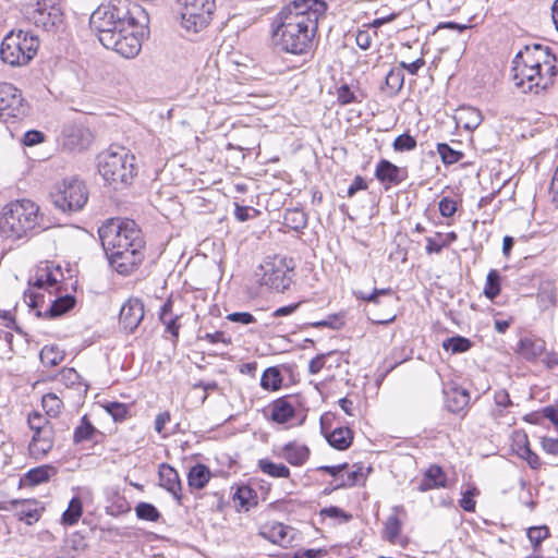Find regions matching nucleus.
<instances>
[{
  "instance_id": "obj_48",
  "label": "nucleus",
  "mask_w": 558,
  "mask_h": 558,
  "mask_svg": "<svg viewBox=\"0 0 558 558\" xmlns=\"http://www.w3.org/2000/svg\"><path fill=\"white\" fill-rule=\"evenodd\" d=\"M131 511V505L124 496L116 494L111 504L106 508V513L112 517H119Z\"/></svg>"
},
{
  "instance_id": "obj_45",
  "label": "nucleus",
  "mask_w": 558,
  "mask_h": 558,
  "mask_svg": "<svg viewBox=\"0 0 558 558\" xmlns=\"http://www.w3.org/2000/svg\"><path fill=\"white\" fill-rule=\"evenodd\" d=\"M437 153L439 154L441 161L446 166L457 163L460 160H462L464 157V154L461 150L453 149L447 143H438L437 144Z\"/></svg>"
},
{
  "instance_id": "obj_42",
  "label": "nucleus",
  "mask_w": 558,
  "mask_h": 558,
  "mask_svg": "<svg viewBox=\"0 0 558 558\" xmlns=\"http://www.w3.org/2000/svg\"><path fill=\"white\" fill-rule=\"evenodd\" d=\"M501 291V276L497 269H490L486 276V282L483 290L484 295L489 300H495Z\"/></svg>"
},
{
  "instance_id": "obj_11",
  "label": "nucleus",
  "mask_w": 558,
  "mask_h": 558,
  "mask_svg": "<svg viewBox=\"0 0 558 558\" xmlns=\"http://www.w3.org/2000/svg\"><path fill=\"white\" fill-rule=\"evenodd\" d=\"M28 20L41 32L60 33L65 29L63 13L54 2L47 3L46 0L38 1L37 8L33 10Z\"/></svg>"
},
{
  "instance_id": "obj_8",
  "label": "nucleus",
  "mask_w": 558,
  "mask_h": 558,
  "mask_svg": "<svg viewBox=\"0 0 558 558\" xmlns=\"http://www.w3.org/2000/svg\"><path fill=\"white\" fill-rule=\"evenodd\" d=\"M39 37H3L1 60L12 66L27 64L36 54Z\"/></svg>"
},
{
  "instance_id": "obj_23",
  "label": "nucleus",
  "mask_w": 558,
  "mask_h": 558,
  "mask_svg": "<svg viewBox=\"0 0 558 558\" xmlns=\"http://www.w3.org/2000/svg\"><path fill=\"white\" fill-rule=\"evenodd\" d=\"M292 396H283L274 400L270 404V418L277 424H286L295 417V404L292 403Z\"/></svg>"
},
{
  "instance_id": "obj_16",
  "label": "nucleus",
  "mask_w": 558,
  "mask_h": 558,
  "mask_svg": "<svg viewBox=\"0 0 558 558\" xmlns=\"http://www.w3.org/2000/svg\"><path fill=\"white\" fill-rule=\"evenodd\" d=\"M93 141L92 132L77 124H68L62 130V146L70 151H81Z\"/></svg>"
},
{
  "instance_id": "obj_4",
  "label": "nucleus",
  "mask_w": 558,
  "mask_h": 558,
  "mask_svg": "<svg viewBox=\"0 0 558 558\" xmlns=\"http://www.w3.org/2000/svg\"><path fill=\"white\" fill-rule=\"evenodd\" d=\"M39 207L29 199H20L7 204L0 214V235L19 240L40 231Z\"/></svg>"
},
{
  "instance_id": "obj_41",
  "label": "nucleus",
  "mask_w": 558,
  "mask_h": 558,
  "mask_svg": "<svg viewBox=\"0 0 558 558\" xmlns=\"http://www.w3.org/2000/svg\"><path fill=\"white\" fill-rule=\"evenodd\" d=\"M256 499V492L247 485L239 486L233 494V500L236 501L239 506L246 511L250 510L251 507L257 505Z\"/></svg>"
},
{
  "instance_id": "obj_26",
  "label": "nucleus",
  "mask_w": 558,
  "mask_h": 558,
  "mask_svg": "<svg viewBox=\"0 0 558 558\" xmlns=\"http://www.w3.org/2000/svg\"><path fill=\"white\" fill-rule=\"evenodd\" d=\"M311 450L306 445L298 441H289L282 446L279 457L292 466L303 465L310 458Z\"/></svg>"
},
{
  "instance_id": "obj_57",
  "label": "nucleus",
  "mask_w": 558,
  "mask_h": 558,
  "mask_svg": "<svg viewBox=\"0 0 558 558\" xmlns=\"http://www.w3.org/2000/svg\"><path fill=\"white\" fill-rule=\"evenodd\" d=\"M27 422L29 425V428L37 433L39 430H43L45 427H53L49 418H47L41 413L34 411L28 414Z\"/></svg>"
},
{
  "instance_id": "obj_52",
  "label": "nucleus",
  "mask_w": 558,
  "mask_h": 558,
  "mask_svg": "<svg viewBox=\"0 0 558 558\" xmlns=\"http://www.w3.org/2000/svg\"><path fill=\"white\" fill-rule=\"evenodd\" d=\"M385 83L392 94H397L404 83V73L402 69H391L386 75Z\"/></svg>"
},
{
  "instance_id": "obj_32",
  "label": "nucleus",
  "mask_w": 558,
  "mask_h": 558,
  "mask_svg": "<svg viewBox=\"0 0 558 558\" xmlns=\"http://www.w3.org/2000/svg\"><path fill=\"white\" fill-rule=\"evenodd\" d=\"M211 477L210 469L204 463L192 465L187 472V485L191 490L206 487Z\"/></svg>"
},
{
  "instance_id": "obj_36",
  "label": "nucleus",
  "mask_w": 558,
  "mask_h": 558,
  "mask_svg": "<svg viewBox=\"0 0 558 558\" xmlns=\"http://www.w3.org/2000/svg\"><path fill=\"white\" fill-rule=\"evenodd\" d=\"M282 375L277 366L267 367L260 377V387L268 391H277L282 386Z\"/></svg>"
},
{
  "instance_id": "obj_44",
  "label": "nucleus",
  "mask_w": 558,
  "mask_h": 558,
  "mask_svg": "<svg viewBox=\"0 0 558 558\" xmlns=\"http://www.w3.org/2000/svg\"><path fill=\"white\" fill-rule=\"evenodd\" d=\"M106 412L112 417V420L117 423L125 421L131 416L130 414V405L118 402L110 401L104 405Z\"/></svg>"
},
{
  "instance_id": "obj_18",
  "label": "nucleus",
  "mask_w": 558,
  "mask_h": 558,
  "mask_svg": "<svg viewBox=\"0 0 558 558\" xmlns=\"http://www.w3.org/2000/svg\"><path fill=\"white\" fill-rule=\"evenodd\" d=\"M16 510V517L27 525L37 522L41 517L43 508L35 499H13L9 504H0V510Z\"/></svg>"
},
{
  "instance_id": "obj_47",
  "label": "nucleus",
  "mask_w": 558,
  "mask_h": 558,
  "mask_svg": "<svg viewBox=\"0 0 558 558\" xmlns=\"http://www.w3.org/2000/svg\"><path fill=\"white\" fill-rule=\"evenodd\" d=\"M533 49L535 52H538V54H543L544 57V60H543V74L545 75V78H550V86L553 85V82H554V77L556 76L557 74V68L555 64H551L550 63V60H549V48L546 47V48H543L542 45L539 44H534L533 45Z\"/></svg>"
},
{
  "instance_id": "obj_63",
  "label": "nucleus",
  "mask_w": 558,
  "mask_h": 558,
  "mask_svg": "<svg viewBox=\"0 0 558 558\" xmlns=\"http://www.w3.org/2000/svg\"><path fill=\"white\" fill-rule=\"evenodd\" d=\"M45 141V134L38 130H29L25 132L22 143L25 146L32 147Z\"/></svg>"
},
{
  "instance_id": "obj_13",
  "label": "nucleus",
  "mask_w": 558,
  "mask_h": 558,
  "mask_svg": "<svg viewBox=\"0 0 558 558\" xmlns=\"http://www.w3.org/2000/svg\"><path fill=\"white\" fill-rule=\"evenodd\" d=\"M442 393L447 411L463 418L471 401L470 391L451 383L444 387Z\"/></svg>"
},
{
  "instance_id": "obj_53",
  "label": "nucleus",
  "mask_w": 558,
  "mask_h": 558,
  "mask_svg": "<svg viewBox=\"0 0 558 558\" xmlns=\"http://www.w3.org/2000/svg\"><path fill=\"white\" fill-rule=\"evenodd\" d=\"M549 536V529L546 525L532 526L527 530V537L536 551L542 542Z\"/></svg>"
},
{
  "instance_id": "obj_7",
  "label": "nucleus",
  "mask_w": 558,
  "mask_h": 558,
  "mask_svg": "<svg viewBox=\"0 0 558 558\" xmlns=\"http://www.w3.org/2000/svg\"><path fill=\"white\" fill-rule=\"evenodd\" d=\"M292 258L274 256L264 259L259 266L260 283L277 292H283L292 282L294 265Z\"/></svg>"
},
{
  "instance_id": "obj_40",
  "label": "nucleus",
  "mask_w": 558,
  "mask_h": 558,
  "mask_svg": "<svg viewBox=\"0 0 558 558\" xmlns=\"http://www.w3.org/2000/svg\"><path fill=\"white\" fill-rule=\"evenodd\" d=\"M83 514V502L80 497L74 496L68 508L64 510L61 517V523L63 525H74L78 522Z\"/></svg>"
},
{
  "instance_id": "obj_21",
  "label": "nucleus",
  "mask_w": 558,
  "mask_h": 558,
  "mask_svg": "<svg viewBox=\"0 0 558 558\" xmlns=\"http://www.w3.org/2000/svg\"><path fill=\"white\" fill-rule=\"evenodd\" d=\"M158 475L159 485L170 493L177 502L181 505L183 498L181 494L182 483L177 470L168 463H161L159 465Z\"/></svg>"
},
{
  "instance_id": "obj_31",
  "label": "nucleus",
  "mask_w": 558,
  "mask_h": 558,
  "mask_svg": "<svg viewBox=\"0 0 558 558\" xmlns=\"http://www.w3.org/2000/svg\"><path fill=\"white\" fill-rule=\"evenodd\" d=\"M545 349L546 343L543 339L525 337L520 339L517 351L524 360L533 362L545 352Z\"/></svg>"
},
{
  "instance_id": "obj_5",
  "label": "nucleus",
  "mask_w": 558,
  "mask_h": 558,
  "mask_svg": "<svg viewBox=\"0 0 558 558\" xmlns=\"http://www.w3.org/2000/svg\"><path fill=\"white\" fill-rule=\"evenodd\" d=\"M135 157L124 147H110L97 156L99 174L114 190L129 185L136 174Z\"/></svg>"
},
{
  "instance_id": "obj_50",
  "label": "nucleus",
  "mask_w": 558,
  "mask_h": 558,
  "mask_svg": "<svg viewBox=\"0 0 558 558\" xmlns=\"http://www.w3.org/2000/svg\"><path fill=\"white\" fill-rule=\"evenodd\" d=\"M460 114V120L463 119V114L465 116L466 121L463 123V128L469 131L475 130L483 120L481 111L472 107L462 108Z\"/></svg>"
},
{
  "instance_id": "obj_6",
  "label": "nucleus",
  "mask_w": 558,
  "mask_h": 558,
  "mask_svg": "<svg viewBox=\"0 0 558 558\" xmlns=\"http://www.w3.org/2000/svg\"><path fill=\"white\" fill-rule=\"evenodd\" d=\"M53 205L63 213H75L85 206L88 191L77 178L63 179L53 186L50 193Z\"/></svg>"
},
{
  "instance_id": "obj_1",
  "label": "nucleus",
  "mask_w": 558,
  "mask_h": 558,
  "mask_svg": "<svg viewBox=\"0 0 558 558\" xmlns=\"http://www.w3.org/2000/svg\"><path fill=\"white\" fill-rule=\"evenodd\" d=\"M109 265L118 274L129 276L144 259L145 240L138 225L131 219H110L98 229Z\"/></svg>"
},
{
  "instance_id": "obj_29",
  "label": "nucleus",
  "mask_w": 558,
  "mask_h": 558,
  "mask_svg": "<svg viewBox=\"0 0 558 558\" xmlns=\"http://www.w3.org/2000/svg\"><path fill=\"white\" fill-rule=\"evenodd\" d=\"M173 310V301L171 298L161 305L158 317L162 325L166 327V332H169L172 337V342L175 345L179 339V332L181 325L179 323L180 315L171 316L167 318V315H171Z\"/></svg>"
},
{
  "instance_id": "obj_10",
  "label": "nucleus",
  "mask_w": 558,
  "mask_h": 558,
  "mask_svg": "<svg viewBox=\"0 0 558 558\" xmlns=\"http://www.w3.org/2000/svg\"><path fill=\"white\" fill-rule=\"evenodd\" d=\"M523 57V50H520L512 61V80L514 85L522 89L523 93L534 92L538 94L541 90H547L550 87V78H545L543 72L536 69V64L522 66L520 60Z\"/></svg>"
},
{
  "instance_id": "obj_25",
  "label": "nucleus",
  "mask_w": 558,
  "mask_h": 558,
  "mask_svg": "<svg viewBox=\"0 0 558 558\" xmlns=\"http://www.w3.org/2000/svg\"><path fill=\"white\" fill-rule=\"evenodd\" d=\"M53 427H45L43 430L34 433L28 447L31 454L37 459L45 457L53 447Z\"/></svg>"
},
{
  "instance_id": "obj_37",
  "label": "nucleus",
  "mask_w": 558,
  "mask_h": 558,
  "mask_svg": "<svg viewBox=\"0 0 558 558\" xmlns=\"http://www.w3.org/2000/svg\"><path fill=\"white\" fill-rule=\"evenodd\" d=\"M283 223L294 231H301L307 226V215L299 208H289L283 216Z\"/></svg>"
},
{
  "instance_id": "obj_61",
  "label": "nucleus",
  "mask_w": 558,
  "mask_h": 558,
  "mask_svg": "<svg viewBox=\"0 0 558 558\" xmlns=\"http://www.w3.org/2000/svg\"><path fill=\"white\" fill-rule=\"evenodd\" d=\"M438 209L442 217H452L457 211V203L451 197H442L438 203Z\"/></svg>"
},
{
  "instance_id": "obj_3",
  "label": "nucleus",
  "mask_w": 558,
  "mask_h": 558,
  "mask_svg": "<svg viewBox=\"0 0 558 558\" xmlns=\"http://www.w3.org/2000/svg\"><path fill=\"white\" fill-rule=\"evenodd\" d=\"M327 8L325 0H293L275 17L271 35H317Z\"/></svg>"
},
{
  "instance_id": "obj_43",
  "label": "nucleus",
  "mask_w": 558,
  "mask_h": 558,
  "mask_svg": "<svg viewBox=\"0 0 558 558\" xmlns=\"http://www.w3.org/2000/svg\"><path fill=\"white\" fill-rule=\"evenodd\" d=\"M135 513L137 519L148 522H157L161 518V513L156 506L146 501H140L135 506Z\"/></svg>"
},
{
  "instance_id": "obj_54",
  "label": "nucleus",
  "mask_w": 558,
  "mask_h": 558,
  "mask_svg": "<svg viewBox=\"0 0 558 558\" xmlns=\"http://www.w3.org/2000/svg\"><path fill=\"white\" fill-rule=\"evenodd\" d=\"M41 405L48 416L54 417L63 403L54 393H47L41 399Z\"/></svg>"
},
{
  "instance_id": "obj_24",
  "label": "nucleus",
  "mask_w": 558,
  "mask_h": 558,
  "mask_svg": "<svg viewBox=\"0 0 558 558\" xmlns=\"http://www.w3.org/2000/svg\"><path fill=\"white\" fill-rule=\"evenodd\" d=\"M448 477L444 469L438 464H432L423 474L422 480L417 485V490L421 493L447 487Z\"/></svg>"
},
{
  "instance_id": "obj_27",
  "label": "nucleus",
  "mask_w": 558,
  "mask_h": 558,
  "mask_svg": "<svg viewBox=\"0 0 558 558\" xmlns=\"http://www.w3.org/2000/svg\"><path fill=\"white\" fill-rule=\"evenodd\" d=\"M86 547L84 534L75 531L63 538V544L58 550V558H76Z\"/></svg>"
},
{
  "instance_id": "obj_15",
  "label": "nucleus",
  "mask_w": 558,
  "mask_h": 558,
  "mask_svg": "<svg viewBox=\"0 0 558 558\" xmlns=\"http://www.w3.org/2000/svg\"><path fill=\"white\" fill-rule=\"evenodd\" d=\"M375 178L387 191L391 186L401 184L408 178L407 168H400L388 159H380L375 168Z\"/></svg>"
},
{
  "instance_id": "obj_38",
  "label": "nucleus",
  "mask_w": 558,
  "mask_h": 558,
  "mask_svg": "<svg viewBox=\"0 0 558 558\" xmlns=\"http://www.w3.org/2000/svg\"><path fill=\"white\" fill-rule=\"evenodd\" d=\"M259 470L274 477V478H288L290 476V469L283 463H275L265 458L258 460Z\"/></svg>"
},
{
  "instance_id": "obj_28",
  "label": "nucleus",
  "mask_w": 558,
  "mask_h": 558,
  "mask_svg": "<svg viewBox=\"0 0 558 558\" xmlns=\"http://www.w3.org/2000/svg\"><path fill=\"white\" fill-rule=\"evenodd\" d=\"M53 295L56 298L50 300V305L44 313L45 318L53 319L60 317L70 312L76 304V298L69 293L61 294V289Z\"/></svg>"
},
{
  "instance_id": "obj_9",
  "label": "nucleus",
  "mask_w": 558,
  "mask_h": 558,
  "mask_svg": "<svg viewBox=\"0 0 558 558\" xmlns=\"http://www.w3.org/2000/svg\"><path fill=\"white\" fill-rule=\"evenodd\" d=\"M215 11V0H185L181 25L186 32L199 33L209 25Z\"/></svg>"
},
{
  "instance_id": "obj_19",
  "label": "nucleus",
  "mask_w": 558,
  "mask_h": 558,
  "mask_svg": "<svg viewBox=\"0 0 558 558\" xmlns=\"http://www.w3.org/2000/svg\"><path fill=\"white\" fill-rule=\"evenodd\" d=\"M63 274L61 268L58 266L56 270H52L48 265L45 268L37 270L34 282V288L38 290H45L50 295L57 294L61 289L60 283L62 281Z\"/></svg>"
},
{
  "instance_id": "obj_58",
  "label": "nucleus",
  "mask_w": 558,
  "mask_h": 558,
  "mask_svg": "<svg viewBox=\"0 0 558 558\" xmlns=\"http://www.w3.org/2000/svg\"><path fill=\"white\" fill-rule=\"evenodd\" d=\"M478 495L476 487H471L462 494V498L459 500V506L466 512H474L476 502L474 497Z\"/></svg>"
},
{
  "instance_id": "obj_35",
  "label": "nucleus",
  "mask_w": 558,
  "mask_h": 558,
  "mask_svg": "<svg viewBox=\"0 0 558 558\" xmlns=\"http://www.w3.org/2000/svg\"><path fill=\"white\" fill-rule=\"evenodd\" d=\"M141 37H119L117 53L125 59L135 58L142 49Z\"/></svg>"
},
{
  "instance_id": "obj_64",
  "label": "nucleus",
  "mask_w": 558,
  "mask_h": 558,
  "mask_svg": "<svg viewBox=\"0 0 558 558\" xmlns=\"http://www.w3.org/2000/svg\"><path fill=\"white\" fill-rule=\"evenodd\" d=\"M337 95L338 101L341 105H349L356 101V97L348 84L341 85L337 90Z\"/></svg>"
},
{
  "instance_id": "obj_59",
  "label": "nucleus",
  "mask_w": 558,
  "mask_h": 558,
  "mask_svg": "<svg viewBox=\"0 0 558 558\" xmlns=\"http://www.w3.org/2000/svg\"><path fill=\"white\" fill-rule=\"evenodd\" d=\"M353 466L355 468L354 470L347 472V474L342 473L341 483H338V487H343V488L352 487V486L356 485V483L360 481V478L362 476L363 468L361 465H356V464H354Z\"/></svg>"
},
{
  "instance_id": "obj_30",
  "label": "nucleus",
  "mask_w": 558,
  "mask_h": 558,
  "mask_svg": "<svg viewBox=\"0 0 558 558\" xmlns=\"http://www.w3.org/2000/svg\"><path fill=\"white\" fill-rule=\"evenodd\" d=\"M322 430L328 444L337 450H347L352 445L354 433L350 427L339 426L327 434L325 433V426L322 422Z\"/></svg>"
},
{
  "instance_id": "obj_33",
  "label": "nucleus",
  "mask_w": 558,
  "mask_h": 558,
  "mask_svg": "<svg viewBox=\"0 0 558 558\" xmlns=\"http://www.w3.org/2000/svg\"><path fill=\"white\" fill-rule=\"evenodd\" d=\"M56 470L51 465H40L28 470L20 480V486H36L49 481Z\"/></svg>"
},
{
  "instance_id": "obj_60",
  "label": "nucleus",
  "mask_w": 558,
  "mask_h": 558,
  "mask_svg": "<svg viewBox=\"0 0 558 558\" xmlns=\"http://www.w3.org/2000/svg\"><path fill=\"white\" fill-rule=\"evenodd\" d=\"M534 53H536L534 50L532 51L529 46H525L523 57L520 60V65L529 66L536 64V69L543 72V60H541V56L538 58H535Z\"/></svg>"
},
{
  "instance_id": "obj_20",
  "label": "nucleus",
  "mask_w": 558,
  "mask_h": 558,
  "mask_svg": "<svg viewBox=\"0 0 558 558\" xmlns=\"http://www.w3.org/2000/svg\"><path fill=\"white\" fill-rule=\"evenodd\" d=\"M293 531L291 526L281 522H272L263 525L259 530V535L272 544L287 547L294 539V536L290 535Z\"/></svg>"
},
{
  "instance_id": "obj_39",
  "label": "nucleus",
  "mask_w": 558,
  "mask_h": 558,
  "mask_svg": "<svg viewBox=\"0 0 558 558\" xmlns=\"http://www.w3.org/2000/svg\"><path fill=\"white\" fill-rule=\"evenodd\" d=\"M473 345V342L463 336L456 335L442 341V349L451 354H460L468 352Z\"/></svg>"
},
{
  "instance_id": "obj_49",
  "label": "nucleus",
  "mask_w": 558,
  "mask_h": 558,
  "mask_svg": "<svg viewBox=\"0 0 558 558\" xmlns=\"http://www.w3.org/2000/svg\"><path fill=\"white\" fill-rule=\"evenodd\" d=\"M401 521L397 515H390L384 529V537L391 544H396L398 536L401 533Z\"/></svg>"
},
{
  "instance_id": "obj_22",
  "label": "nucleus",
  "mask_w": 558,
  "mask_h": 558,
  "mask_svg": "<svg viewBox=\"0 0 558 558\" xmlns=\"http://www.w3.org/2000/svg\"><path fill=\"white\" fill-rule=\"evenodd\" d=\"M104 438L105 434L94 426L87 414L81 417L80 423L73 433L74 445H81L84 442H93L94 445H97L100 444Z\"/></svg>"
},
{
  "instance_id": "obj_12",
  "label": "nucleus",
  "mask_w": 558,
  "mask_h": 558,
  "mask_svg": "<svg viewBox=\"0 0 558 558\" xmlns=\"http://www.w3.org/2000/svg\"><path fill=\"white\" fill-rule=\"evenodd\" d=\"M22 93L11 83H0V117L17 118L25 113Z\"/></svg>"
},
{
  "instance_id": "obj_34",
  "label": "nucleus",
  "mask_w": 558,
  "mask_h": 558,
  "mask_svg": "<svg viewBox=\"0 0 558 558\" xmlns=\"http://www.w3.org/2000/svg\"><path fill=\"white\" fill-rule=\"evenodd\" d=\"M354 295L357 300H362L376 305L381 303H395L398 300V298L395 296V292L391 288H375L369 293L359 290L354 291Z\"/></svg>"
},
{
  "instance_id": "obj_17",
  "label": "nucleus",
  "mask_w": 558,
  "mask_h": 558,
  "mask_svg": "<svg viewBox=\"0 0 558 558\" xmlns=\"http://www.w3.org/2000/svg\"><path fill=\"white\" fill-rule=\"evenodd\" d=\"M144 304L137 298H130L120 310L119 324L128 333H133L144 318Z\"/></svg>"
},
{
  "instance_id": "obj_55",
  "label": "nucleus",
  "mask_w": 558,
  "mask_h": 558,
  "mask_svg": "<svg viewBox=\"0 0 558 558\" xmlns=\"http://www.w3.org/2000/svg\"><path fill=\"white\" fill-rule=\"evenodd\" d=\"M417 143L415 137L409 133H403L397 136L392 143V148L396 151H410L416 147Z\"/></svg>"
},
{
  "instance_id": "obj_56",
  "label": "nucleus",
  "mask_w": 558,
  "mask_h": 558,
  "mask_svg": "<svg viewBox=\"0 0 558 558\" xmlns=\"http://www.w3.org/2000/svg\"><path fill=\"white\" fill-rule=\"evenodd\" d=\"M24 299L31 308L37 310V317H44V313L40 311V307L45 303V294L43 292L28 290L24 293Z\"/></svg>"
},
{
  "instance_id": "obj_2",
  "label": "nucleus",
  "mask_w": 558,
  "mask_h": 558,
  "mask_svg": "<svg viewBox=\"0 0 558 558\" xmlns=\"http://www.w3.org/2000/svg\"><path fill=\"white\" fill-rule=\"evenodd\" d=\"M116 3L98 7L89 17V26L92 31L101 33L122 34L126 27L137 28L141 31L131 32L128 35H149L148 27L149 15L138 4L131 8L128 7V0H114Z\"/></svg>"
},
{
  "instance_id": "obj_62",
  "label": "nucleus",
  "mask_w": 558,
  "mask_h": 558,
  "mask_svg": "<svg viewBox=\"0 0 558 558\" xmlns=\"http://www.w3.org/2000/svg\"><path fill=\"white\" fill-rule=\"evenodd\" d=\"M320 514L332 519H342L344 522H349L352 519L350 513L337 506H330L322 509Z\"/></svg>"
},
{
  "instance_id": "obj_51",
  "label": "nucleus",
  "mask_w": 558,
  "mask_h": 558,
  "mask_svg": "<svg viewBox=\"0 0 558 558\" xmlns=\"http://www.w3.org/2000/svg\"><path fill=\"white\" fill-rule=\"evenodd\" d=\"M518 454L524 459L531 469H539L542 462L539 457L531 449L526 435H524V444L519 446Z\"/></svg>"
},
{
  "instance_id": "obj_14",
  "label": "nucleus",
  "mask_w": 558,
  "mask_h": 558,
  "mask_svg": "<svg viewBox=\"0 0 558 558\" xmlns=\"http://www.w3.org/2000/svg\"><path fill=\"white\" fill-rule=\"evenodd\" d=\"M316 37H271L275 52L293 56H311Z\"/></svg>"
},
{
  "instance_id": "obj_46",
  "label": "nucleus",
  "mask_w": 558,
  "mask_h": 558,
  "mask_svg": "<svg viewBox=\"0 0 558 558\" xmlns=\"http://www.w3.org/2000/svg\"><path fill=\"white\" fill-rule=\"evenodd\" d=\"M39 357L45 366L53 367L62 362L64 355L57 345H45L39 353Z\"/></svg>"
}]
</instances>
